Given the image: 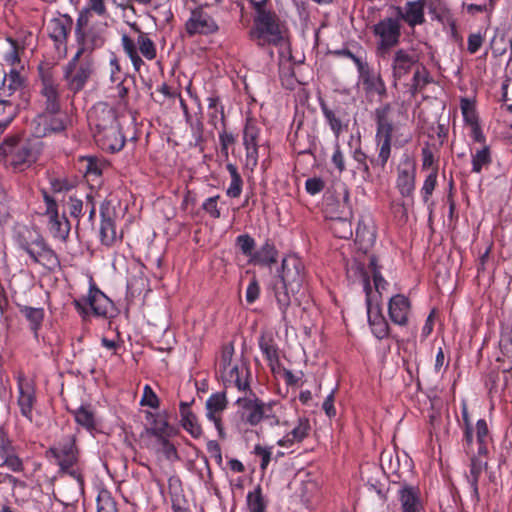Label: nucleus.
<instances>
[{
	"label": "nucleus",
	"instance_id": "f257e3e1",
	"mask_svg": "<svg viewBox=\"0 0 512 512\" xmlns=\"http://www.w3.org/2000/svg\"><path fill=\"white\" fill-rule=\"evenodd\" d=\"M305 282V267L300 258L289 256L282 260L279 275L271 285L281 312V320L288 322L287 312L291 306L290 294L298 293Z\"/></svg>",
	"mask_w": 512,
	"mask_h": 512
},
{
	"label": "nucleus",
	"instance_id": "f03ea898",
	"mask_svg": "<svg viewBox=\"0 0 512 512\" xmlns=\"http://www.w3.org/2000/svg\"><path fill=\"white\" fill-rule=\"evenodd\" d=\"M14 240L33 263L40 264L49 270L60 266L59 256L37 227L26 225L19 227L15 232Z\"/></svg>",
	"mask_w": 512,
	"mask_h": 512
},
{
	"label": "nucleus",
	"instance_id": "7ed1b4c3",
	"mask_svg": "<svg viewBox=\"0 0 512 512\" xmlns=\"http://www.w3.org/2000/svg\"><path fill=\"white\" fill-rule=\"evenodd\" d=\"M391 111V103H385L374 111V121L376 124L375 142L378 153L377 156L370 158V164L376 171L377 178H380L386 171V166L392 153L394 124L390 116Z\"/></svg>",
	"mask_w": 512,
	"mask_h": 512
},
{
	"label": "nucleus",
	"instance_id": "20e7f679",
	"mask_svg": "<svg viewBox=\"0 0 512 512\" xmlns=\"http://www.w3.org/2000/svg\"><path fill=\"white\" fill-rule=\"evenodd\" d=\"M249 37L261 48L279 47L288 43L289 30L275 11H267V13L254 15Z\"/></svg>",
	"mask_w": 512,
	"mask_h": 512
},
{
	"label": "nucleus",
	"instance_id": "39448f33",
	"mask_svg": "<svg viewBox=\"0 0 512 512\" xmlns=\"http://www.w3.org/2000/svg\"><path fill=\"white\" fill-rule=\"evenodd\" d=\"M72 304L82 320H87L90 316L112 319L119 314L114 302L94 282L89 286L88 295L74 299Z\"/></svg>",
	"mask_w": 512,
	"mask_h": 512
},
{
	"label": "nucleus",
	"instance_id": "423d86ee",
	"mask_svg": "<svg viewBox=\"0 0 512 512\" xmlns=\"http://www.w3.org/2000/svg\"><path fill=\"white\" fill-rule=\"evenodd\" d=\"M0 155L14 172H23L37 161L31 142L17 134L5 137L0 144Z\"/></svg>",
	"mask_w": 512,
	"mask_h": 512
},
{
	"label": "nucleus",
	"instance_id": "0eeeda50",
	"mask_svg": "<svg viewBox=\"0 0 512 512\" xmlns=\"http://www.w3.org/2000/svg\"><path fill=\"white\" fill-rule=\"evenodd\" d=\"M130 27L138 34L136 41L129 35L123 34L121 37V43L123 50L131 60L134 69L139 72L141 67L145 64L139 53H141L147 60H154L157 56V49L148 33L143 32L137 23H132Z\"/></svg>",
	"mask_w": 512,
	"mask_h": 512
},
{
	"label": "nucleus",
	"instance_id": "6e6552de",
	"mask_svg": "<svg viewBox=\"0 0 512 512\" xmlns=\"http://www.w3.org/2000/svg\"><path fill=\"white\" fill-rule=\"evenodd\" d=\"M402 28L403 24L396 14L384 17L372 26V34L377 39L376 50L378 55L385 57L392 48L400 44Z\"/></svg>",
	"mask_w": 512,
	"mask_h": 512
},
{
	"label": "nucleus",
	"instance_id": "1a4fd4ad",
	"mask_svg": "<svg viewBox=\"0 0 512 512\" xmlns=\"http://www.w3.org/2000/svg\"><path fill=\"white\" fill-rule=\"evenodd\" d=\"M38 77L40 80L39 94L43 99V110L40 113H61V96L59 83H57L52 67L49 64L41 63L38 68Z\"/></svg>",
	"mask_w": 512,
	"mask_h": 512
},
{
	"label": "nucleus",
	"instance_id": "9d476101",
	"mask_svg": "<svg viewBox=\"0 0 512 512\" xmlns=\"http://www.w3.org/2000/svg\"><path fill=\"white\" fill-rule=\"evenodd\" d=\"M46 456L55 459L59 470H67L71 466H77L80 459L77 436L75 434L63 436L54 446L48 448Z\"/></svg>",
	"mask_w": 512,
	"mask_h": 512
},
{
	"label": "nucleus",
	"instance_id": "9b49d317",
	"mask_svg": "<svg viewBox=\"0 0 512 512\" xmlns=\"http://www.w3.org/2000/svg\"><path fill=\"white\" fill-rule=\"evenodd\" d=\"M184 27L186 34L190 38L196 35H214L220 30L217 21L202 6L191 10L190 17L186 20Z\"/></svg>",
	"mask_w": 512,
	"mask_h": 512
},
{
	"label": "nucleus",
	"instance_id": "f8f14e48",
	"mask_svg": "<svg viewBox=\"0 0 512 512\" xmlns=\"http://www.w3.org/2000/svg\"><path fill=\"white\" fill-rule=\"evenodd\" d=\"M249 397H239L235 404L239 407L237 415L240 427L241 424L255 427L264 420V401L256 396V394L249 390Z\"/></svg>",
	"mask_w": 512,
	"mask_h": 512
},
{
	"label": "nucleus",
	"instance_id": "ddd939ff",
	"mask_svg": "<svg viewBox=\"0 0 512 512\" xmlns=\"http://www.w3.org/2000/svg\"><path fill=\"white\" fill-rule=\"evenodd\" d=\"M392 477L391 483L399 486L397 495L401 503L402 512H421L423 505L419 487L410 485L406 480L402 479L399 470H392Z\"/></svg>",
	"mask_w": 512,
	"mask_h": 512
},
{
	"label": "nucleus",
	"instance_id": "4468645a",
	"mask_svg": "<svg viewBox=\"0 0 512 512\" xmlns=\"http://www.w3.org/2000/svg\"><path fill=\"white\" fill-rule=\"evenodd\" d=\"M416 161L409 154L404 153L397 167L396 188L404 198H413L416 186Z\"/></svg>",
	"mask_w": 512,
	"mask_h": 512
},
{
	"label": "nucleus",
	"instance_id": "2eb2a0df",
	"mask_svg": "<svg viewBox=\"0 0 512 512\" xmlns=\"http://www.w3.org/2000/svg\"><path fill=\"white\" fill-rule=\"evenodd\" d=\"M94 72L93 63L90 60H84L81 63L72 59L67 63L64 69V79L67 81L68 89L74 94L82 91Z\"/></svg>",
	"mask_w": 512,
	"mask_h": 512
},
{
	"label": "nucleus",
	"instance_id": "dca6fc26",
	"mask_svg": "<svg viewBox=\"0 0 512 512\" xmlns=\"http://www.w3.org/2000/svg\"><path fill=\"white\" fill-rule=\"evenodd\" d=\"M87 119L94 132H100L119 124L117 109L107 102L95 103L88 111Z\"/></svg>",
	"mask_w": 512,
	"mask_h": 512
},
{
	"label": "nucleus",
	"instance_id": "f3484780",
	"mask_svg": "<svg viewBox=\"0 0 512 512\" xmlns=\"http://www.w3.org/2000/svg\"><path fill=\"white\" fill-rule=\"evenodd\" d=\"M357 71L359 73V81L366 96L376 94L380 101L387 98V87L380 73H376L366 61L357 68Z\"/></svg>",
	"mask_w": 512,
	"mask_h": 512
},
{
	"label": "nucleus",
	"instance_id": "a211bd4d",
	"mask_svg": "<svg viewBox=\"0 0 512 512\" xmlns=\"http://www.w3.org/2000/svg\"><path fill=\"white\" fill-rule=\"evenodd\" d=\"M425 5L426 0H412L407 1L403 7L393 5L391 9L402 24H406L414 31L416 26L423 25L426 22Z\"/></svg>",
	"mask_w": 512,
	"mask_h": 512
},
{
	"label": "nucleus",
	"instance_id": "6ab92c4d",
	"mask_svg": "<svg viewBox=\"0 0 512 512\" xmlns=\"http://www.w3.org/2000/svg\"><path fill=\"white\" fill-rule=\"evenodd\" d=\"M228 407V399L226 391L216 392L210 395L206 400V417L209 421L214 423L220 439L226 438L224 425L222 422V413Z\"/></svg>",
	"mask_w": 512,
	"mask_h": 512
},
{
	"label": "nucleus",
	"instance_id": "aec40b11",
	"mask_svg": "<svg viewBox=\"0 0 512 512\" xmlns=\"http://www.w3.org/2000/svg\"><path fill=\"white\" fill-rule=\"evenodd\" d=\"M20 447L13 445L0 428V467H7L9 470L20 473L24 471V463L19 455Z\"/></svg>",
	"mask_w": 512,
	"mask_h": 512
},
{
	"label": "nucleus",
	"instance_id": "412c9836",
	"mask_svg": "<svg viewBox=\"0 0 512 512\" xmlns=\"http://www.w3.org/2000/svg\"><path fill=\"white\" fill-rule=\"evenodd\" d=\"M60 114L38 113L32 121L34 135L45 137L51 133H60L66 130V120Z\"/></svg>",
	"mask_w": 512,
	"mask_h": 512
},
{
	"label": "nucleus",
	"instance_id": "4be33fe9",
	"mask_svg": "<svg viewBox=\"0 0 512 512\" xmlns=\"http://www.w3.org/2000/svg\"><path fill=\"white\" fill-rule=\"evenodd\" d=\"M94 139L103 151L109 153L119 152L126 143V138L121 131L120 124L100 132H94Z\"/></svg>",
	"mask_w": 512,
	"mask_h": 512
},
{
	"label": "nucleus",
	"instance_id": "5701e85b",
	"mask_svg": "<svg viewBox=\"0 0 512 512\" xmlns=\"http://www.w3.org/2000/svg\"><path fill=\"white\" fill-rule=\"evenodd\" d=\"M75 40L78 49L76 54L72 57V63L79 61L81 56L85 54L91 55L96 49L101 48L105 43V38L94 28H89L80 34L75 35Z\"/></svg>",
	"mask_w": 512,
	"mask_h": 512
},
{
	"label": "nucleus",
	"instance_id": "b1692460",
	"mask_svg": "<svg viewBox=\"0 0 512 512\" xmlns=\"http://www.w3.org/2000/svg\"><path fill=\"white\" fill-rule=\"evenodd\" d=\"M412 309L410 299L404 294L393 295L388 302V315L392 323L405 327Z\"/></svg>",
	"mask_w": 512,
	"mask_h": 512
},
{
	"label": "nucleus",
	"instance_id": "393cba45",
	"mask_svg": "<svg viewBox=\"0 0 512 512\" xmlns=\"http://www.w3.org/2000/svg\"><path fill=\"white\" fill-rule=\"evenodd\" d=\"M223 381L233 382L239 391H249L250 387V363L243 355L241 365L230 366L226 372H222Z\"/></svg>",
	"mask_w": 512,
	"mask_h": 512
},
{
	"label": "nucleus",
	"instance_id": "a878e982",
	"mask_svg": "<svg viewBox=\"0 0 512 512\" xmlns=\"http://www.w3.org/2000/svg\"><path fill=\"white\" fill-rule=\"evenodd\" d=\"M72 26L73 19L69 14H63L60 17H55L50 20L48 35L54 42L56 49H59L60 45L66 47Z\"/></svg>",
	"mask_w": 512,
	"mask_h": 512
},
{
	"label": "nucleus",
	"instance_id": "bb28decb",
	"mask_svg": "<svg viewBox=\"0 0 512 512\" xmlns=\"http://www.w3.org/2000/svg\"><path fill=\"white\" fill-rule=\"evenodd\" d=\"M145 419L148 425L145 426L141 436L157 437L176 430V428L169 423L168 413L166 411L157 413L145 411Z\"/></svg>",
	"mask_w": 512,
	"mask_h": 512
},
{
	"label": "nucleus",
	"instance_id": "cd10ccee",
	"mask_svg": "<svg viewBox=\"0 0 512 512\" xmlns=\"http://www.w3.org/2000/svg\"><path fill=\"white\" fill-rule=\"evenodd\" d=\"M319 106L330 129L338 139L340 134L348 129L349 120L346 119L347 114L341 107L330 108L323 99L319 100Z\"/></svg>",
	"mask_w": 512,
	"mask_h": 512
},
{
	"label": "nucleus",
	"instance_id": "c85d7f7f",
	"mask_svg": "<svg viewBox=\"0 0 512 512\" xmlns=\"http://www.w3.org/2000/svg\"><path fill=\"white\" fill-rule=\"evenodd\" d=\"M109 203H103L100 207L101 225L100 241L103 245L110 247L118 239L115 224V212L110 210Z\"/></svg>",
	"mask_w": 512,
	"mask_h": 512
},
{
	"label": "nucleus",
	"instance_id": "c756f323",
	"mask_svg": "<svg viewBox=\"0 0 512 512\" xmlns=\"http://www.w3.org/2000/svg\"><path fill=\"white\" fill-rule=\"evenodd\" d=\"M367 319L372 334L379 340L390 337V326L383 315L381 305L367 307Z\"/></svg>",
	"mask_w": 512,
	"mask_h": 512
},
{
	"label": "nucleus",
	"instance_id": "7c9ffc66",
	"mask_svg": "<svg viewBox=\"0 0 512 512\" xmlns=\"http://www.w3.org/2000/svg\"><path fill=\"white\" fill-rule=\"evenodd\" d=\"M44 215L48 217L47 228L50 234L58 240L65 242L68 239L71 225L66 217V214H59L58 208L52 212H45Z\"/></svg>",
	"mask_w": 512,
	"mask_h": 512
},
{
	"label": "nucleus",
	"instance_id": "2f4dec72",
	"mask_svg": "<svg viewBox=\"0 0 512 512\" xmlns=\"http://www.w3.org/2000/svg\"><path fill=\"white\" fill-rule=\"evenodd\" d=\"M194 403V399L190 402L181 401L179 404V412L181 416V426L188 432L191 437L198 439L202 436L203 430L198 421L197 415L191 410V405Z\"/></svg>",
	"mask_w": 512,
	"mask_h": 512
},
{
	"label": "nucleus",
	"instance_id": "473e14b6",
	"mask_svg": "<svg viewBox=\"0 0 512 512\" xmlns=\"http://www.w3.org/2000/svg\"><path fill=\"white\" fill-rule=\"evenodd\" d=\"M418 59L411 55L407 50L400 48L394 52L391 68L392 76L395 80H400L409 74Z\"/></svg>",
	"mask_w": 512,
	"mask_h": 512
},
{
	"label": "nucleus",
	"instance_id": "72a5a7b5",
	"mask_svg": "<svg viewBox=\"0 0 512 512\" xmlns=\"http://www.w3.org/2000/svg\"><path fill=\"white\" fill-rule=\"evenodd\" d=\"M481 457L482 456H478L477 453L470 457L469 474L466 475L467 481L471 487L472 497L475 501L480 500L479 478L482 471L488 469V462L482 461L480 459Z\"/></svg>",
	"mask_w": 512,
	"mask_h": 512
},
{
	"label": "nucleus",
	"instance_id": "f704fd0d",
	"mask_svg": "<svg viewBox=\"0 0 512 512\" xmlns=\"http://www.w3.org/2000/svg\"><path fill=\"white\" fill-rule=\"evenodd\" d=\"M20 104L12 98V93H6L5 89L0 90V121L2 127L9 126L18 116Z\"/></svg>",
	"mask_w": 512,
	"mask_h": 512
},
{
	"label": "nucleus",
	"instance_id": "c9c22d12",
	"mask_svg": "<svg viewBox=\"0 0 512 512\" xmlns=\"http://www.w3.org/2000/svg\"><path fill=\"white\" fill-rule=\"evenodd\" d=\"M278 250L272 240L266 239L263 245L255 250L252 258L249 259V263L253 265H259L263 267H270L277 263Z\"/></svg>",
	"mask_w": 512,
	"mask_h": 512
},
{
	"label": "nucleus",
	"instance_id": "e433bc0d",
	"mask_svg": "<svg viewBox=\"0 0 512 512\" xmlns=\"http://www.w3.org/2000/svg\"><path fill=\"white\" fill-rule=\"evenodd\" d=\"M352 158L356 162V169L361 173L362 179L366 182H373L376 171L370 164V158L361 148V140H358L357 147L352 152Z\"/></svg>",
	"mask_w": 512,
	"mask_h": 512
},
{
	"label": "nucleus",
	"instance_id": "4c0bfd02",
	"mask_svg": "<svg viewBox=\"0 0 512 512\" xmlns=\"http://www.w3.org/2000/svg\"><path fill=\"white\" fill-rule=\"evenodd\" d=\"M499 348L501 356L497 357V362H503V372L512 371V329L505 328L501 330Z\"/></svg>",
	"mask_w": 512,
	"mask_h": 512
},
{
	"label": "nucleus",
	"instance_id": "58836bf2",
	"mask_svg": "<svg viewBox=\"0 0 512 512\" xmlns=\"http://www.w3.org/2000/svg\"><path fill=\"white\" fill-rule=\"evenodd\" d=\"M19 397H18V405L20 407V412L22 416L27 418L29 421H32V411L34 404L36 402V396L34 388L30 385L23 386L21 381H19Z\"/></svg>",
	"mask_w": 512,
	"mask_h": 512
},
{
	"label": "nucleus",
	"instance_id": "ea45409f",
	"mask_svg": "<svg viewBox=\"0 0 512 512\" xmlns=\"http://www.w3.org/2000/svg\"><path fill=\"white\" fill-rule=\"evenodd\" d=\"M493 162L490 145H483L471 153L472 173L480 174L483 170L489 169Z\"/></svg>",
	"mask_w": 512,
	"mask_h": 512
},
{
	"label": "nucleus",
	"instance_id": "a19ab883",
	"mask_svg": "<svg viewBox=\"0 0 512 512\" xmlns=\"http://www.w3.org/2000/svg\"><path fill=\"white\" fill-rule=\"evenodd\" d=\"M18 308L21 315L29 322L30 330L37 339L45 316L44 309L26 305H19Z\"/></svg>",
	"mask_w": 512,
	"mask_h": 512
},
{
	"label": "nucleus",
	"instance_id": "79ce46f5",
	"mask_svg": "<svg viewBox=\"0 0 512 512\" xmlns=\"http://www.w3.org/2000/svg\"><path fill=\"white\" fill-rule=\"evenodd\" d=\"M476 443L478 445V456L487 457L489 454L488 446L492 443L493 439L490 434L488 424L485 419H479L475 427Z\"/></svg>",
	"mask_w": 512,
	"mask_h": 512
},
{
	"label": "nucleus",
	"instance_id": "37998d69",
	"mask_svg": "<svg viewBox=\"0 0 512 512\" xmlns=\"http://www.w3.org/2000/svg\"><path fill=\"white\" fill-rule=\"evenodd\" d=\"M268 499L263 494L260 484H257L246 496V507L249 512H267Z\"/></svg>",
	"mask_w": 512,
	"mask_h": 512
},
{
	"label": "nucleus",
	"instance_id": "c03bdc74",
	"mask_svg": "<svg viewBox=\"0 0 512 512\" xmlns=\"http://www.w3.org/2000/svg\"><path fill=\"white\" fill-rule=\"evenodd\" d=\"M68 412L74 416L75 422L87 431L96 430L95 414L89 406L81 405L77 409H68Z\"/></svg>",
	"mask_w": 512,
	"mask_h": 512
},
{
	"label": "nucleus",
	"instance_id": "a18cd8bd",
	"mask_svg": "<svg viewBox=\"0 0 512 512\" xmlns=\"http://www.w3.org/2000/svg\"><path fill=\"white\" fill-rule=\"evenodd\" d=\"M437 178H438V165L433 167L430 173L426 176L423 185L421 187V196L423 202L428 205V209L430 210V214L433 211L434 202L430 201L431 196L437 186Z\"/></svg>",
	"mask_w": 512,
	"mask_h": 512
},
{
	"label": "nucleus",
	"instance_id": "49530a36",
	"mask_svg": "<svg viewBox=\"0 0 512 512\" xmlns=\"http://www.w3.org/2000/svg\"><path fill=\"white\" fill-rule=\"evenodd\" d=\"M258 345L266 360H276V356L279 355V347L272 332L262 331L258 339Z\"/></svg>",
	"mask_w": 512,
	"mask_h": 512
},
{
	"label": "nucleus",
	"instance_id": "de8ad7c7",
	"mask_svg": "<svg viewBox=\"0 0 512 512\" xmlns=\"http://www.w3.org/2000/svg\"><path fill=\"white\" fill-rule=\"evenodd\" d=\"M178 430H174L173 432L165 433L161 436L155 437L157 443L161 446V452L165 456L167 460L176 461L179 460V454L176 446L170 441V438L177 435Z\"/></svg>",
	"mask_w": 512,
	"mask_h": 512
},
{
	"label": "nucleus",
	"instance_id": "09e8293b",
	"mask_svg": "<svg viewBox=\"0 0 512 512\" xmlns=\"http://www.w3.org/2000/svg\"><path fill=\"white\" fill-rule=\"evenodd\" d=\"M226 169L231 177V182L228 189L226 190V194L230 198H238L242 193L243 179L235 164L228 163L226 165Z\"/></svg>",
	"mask_w": 512,
	"mask_h": 512
},
{
	"label": "nucleus",
	"instance_id": "8fccbe9b",
	"mask_svg": "<svg viewBox=\"0 0 512 512\" xmlns=\"http://www.w3.org/2000/svg\"><path fill=\"white\" fill-rule=\"evenodd\" d=\"M97 512H119L116 500L107 490H101L96 499Z\"/></svg>",
	"mask_w": 512,
	"mask_h": 512
},
{
	"label": "nucleus",
	"instance_id": "3c124183",
	"mask_svg": "<svg viewBox=\"0 0 512 512\" xmlns=\"http://www.w3.org/2000/svg\"><path fill=\"white\" fill-rule=\"evenodd\" d=\"M260 128L252 119H247L243 129V145L252 146L258 145Z\"/></svg>",
	"mask_w": 512,
	"mask_h": 512
},
{
	"label": "nucleus",
	"instance_id": "603ef678",
	"mask_svg": "<svg viewBox=\"0 0 512 512\" xmlns=\"http://www.w3.org/2000/svg\"><path fill=\"white\" fill-rule=\"evenodd\" d=\"M237 136L232 132H228L226 126L222 127L219 132L220 153L224 160L229 158V147L235 145Z\"/></svg>",
	"mask_w": 512,
	"mask_h": 512
},
{
	"label": "nucleus",
	"instance_id": "864d4df0",
	"mask_svg": "<svg viewBox=\"0 0 512 512\" xmlns=\"http://www.w3.org/2000/svg\"><path fill=\"white\" fill-rule=\"evenodd\" d=\"M460 108L462 111L463 119L466 124H475L478 121V115L475 108V102L469 98H461Z\"/></svg>",
	"mask_w": 512,
	"mask_h": 512
},
{
	"label": "nucleus",
	"instance_id": "5fc2aeb1",
	"mask_svg": "<svg viewBox=\"0 0 512 512\" xmlns=\"http://www.w3.org/2000/svg\"><path fill=\"white\" fill-rule=\"evenodd\" d=\"M235 245L243 255L249 257V259L252 258L255 252L256 242L251 235L246 233L237 236Z\"/></svg>",
	"mask_w": 512,
	"mask_h": 512
},
{
	"label": "nucleus",
	"instance_id": "6e6d98bb",
	"mask_svg": "<svg viewBox=\"0 0 512 512\" xmlns=\"http://www.w3.org/2000/svg\"><path fill=\"white\" fill-rule=\"evenodd\" d=\"M461 416H462V421H463V424H462L463 441L465 442V446L467 448H469L473 444L474 428L470 421V416H469L468 409H467L466 405H463V407L461 409Z\"/></svg>",
	"mask_w": 512,
	"mask_h": 512
},
{
	"label": "nucleus",
	"instance_id": "4d7b16f0",
	"mask_svg": "<svg viewBox=\"0 0 512 512\" xmlns=\"http://www.w3.org/2000/svg\"><path fill=\"white\" fill-rule=\"evenodd\" d=\"M311 431L310 421L307 417L298 418L297 425L290 431L292 439L296 440L297 443H301L306 439Z\"/></svg>",
	"mask_w": 512,
	"mask_h": 512
},
{
	"label": "nucleus",
	"instance_id": "13d9d810",
	"mask_svg": "<svg viewBox=\"0 0 512 512\" xmlns=\"http://www.w3.org/2000/svg\"><path fill=\"white\" fill-rule=\"evenodd\" d=\"M508 45L512 48V40H507L504 34L494 36L490 41V48L495 58L504 55L507 52Z\"/></svg>",
	"mask_w": 512,
	"mask_h": 512
},
{
	"label": "nucleus",
	"instance_id": "bf43d9fd",
	"mask_svg": "<svg viewBox=\"0 0 512 512\" xmlns=\"http://www.w3.org/2000/svg\"><path fill=\"white\" fill-rule=\"evenodd\" d=\"M430 83L429 72L425 67H422V71L416 70L414 72L411 84V92L415 94L421 91L427 84Z\"/></svg>",
	"mask_w": 512,
	"mask_h": 512
},
{
	"label": "nucleus",
	"instance_id": "052dcab7",
	"mask_svg": "<svg viewBox=\"0 0 512 512\" xmlns=\"http://www.w3.org/2000/svg\"><path fill=\"white\" fill-rule=\"evenodd\" d=\"M129 83L135 84L134 76H126L116 85L117 95L120 103L127 107L129 105L128 94L130 91Z\"/></svg>",
	"mask_w": 512,
	"mask_h": 512
},
{
	"label": "nucleus",
	"instance_id": "680f3d73",
	"mask_svg": "<svg viewBox=\"0 0 512 512\" xmlns=\"http://www.w3.org/2000/svg\"><path fill=\"white\" fill-rule=\"evenodd\" d=\"M51 192L54 194L68 192L74 188V184L67 178L50 177L49 178Z\"/></svg>",
	"mask_w": 512,
	"mask_h": 512
},
{
	"label": "nucleus",
	"instance_id": "e2e57ef3",
	"mask_svg": "<svg viewBox=\"0 0 512 512\" xmlns=\"http://www.w3.org/2000/svg\"><path fill=\"white\" fill-rule=\"evenodd\" d=\"M140 405L148 406L153 409H157L160 406L159 397L156 395L150 385H145L143 388V395L140 401Z\"/></svg>",
	"mask_w": 512,
	"mask_h": 512
},
{
	"label": "nucleus",
	"instance_id": "0e129e2a",
	"mask_svg": "<svg viewBox=\"0 0 512 512\" xmlns=\"http://www.w3.org/2000/svg\"><path fill=\"white\" fill-rule=\"evenodd\" d=\"M188 123L190 124L192 133H193V137L195 140L194 146L199 147L200 150L202 151L203 143L205 142L203 121L200 118H198L194 122H192L190 120V122H188Z\"/></svg>",
	"mask_w": 512,
	"mask_h": 512
},
{
	"label": "nucleus",
	"instance_id": "69168bd1",
	"mask_svg": "<svg viewBox=\"0 0 512 512\" xmlns=\"http://www.w3.org/2000/svg\"><path fill=\"white\" fill-rule=\"evenodd\" d=\"M68 207L71 217L79 219L83 215V201L74 195H69L67 201L63 200Z\"/></svg>",
	"mask_w": 512,
	"mask_h": 512
},
{
	"label": "nucleus",
	"instance_id": "338daca9",
	"mask_svg": "<svg viewBox=\"0 0 512 512\" xmlns=\"http://www.w3.org/2000/svg\"><path fill=\"white\" fill-rule=\"evenodd\" d=\"M233 355H234L233 342H229L222 346L221 359H220V369L222 372H226V370L231 366Z\"/></svg>",
	"mask_w": 512,
	"mask_h": 512
},
{
	"label": "nucleus",
	"instance_id": "774afa93",
	"mask_svg": "<svg viewBox=\"0 0 512 512\" xmlns=\"http://www.w3.org/2000/svg\"><path fill=\"white\" fill-rule=\"evenodd\" d=\"M280 80L282 86L285 89L293 90L295 88V84L297 82L295 78V71L292 66H288L287 68L280 69Z\"/></svg>",
	"mask_w": 512,
	"mask_h": 512
}]
</instances>
